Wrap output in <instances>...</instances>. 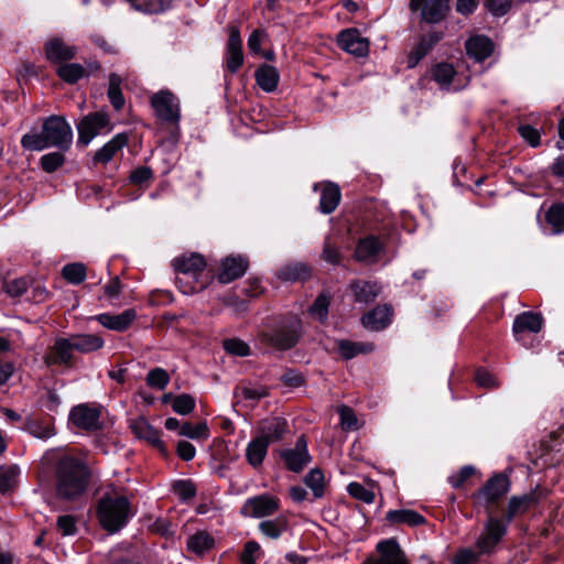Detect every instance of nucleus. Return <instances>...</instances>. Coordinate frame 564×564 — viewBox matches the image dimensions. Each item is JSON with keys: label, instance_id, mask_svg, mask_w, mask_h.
I'll return each instance as SVG.
<instances>
[{"label": "nucleus", "instance_id": "1", "mask_svg": "<svg viewBox=\"0 0 564 564\" xmlns=\"http://www.w3.org/2000/svg\"><path fill=\"white\" fill-rule=\"evenodd\" d=\"M90 470L79 458L65 455L55 464L54 488L57 499L67 502L80 500L90 484Z\"/></svg>", "mask_w": 564, "mask_h": 564}, {"label": "nucleus", "instance_id": "2", "mask_svg": "<svg viewBox=\"0 0 564 564\" xmlns=\"http://www.w3.org/2000/svg\"><path fill=\"white\" fill-rule=\"evenodd\" d=\"M73 142V130L68 122L59 116L47 117L42 130L31 131L21 138V147L28 151H42L47 148H57L67 151Z\"/></svg>", "mask_w": 564, "mask_h": 564}, {"label": "nucleus", "instance_id": "3", "mask_svg": "<svg viewBox=\"0 0 564 564\" xmlns=\"http://www.w3.org/2000/svg\"><path fill=\"white\" fill-rule=\"evenodd\" d=\"M172 265L177 273L176 283L182 293H197L207 286V281L199 279L206 267L203 256L192 253L178 257L172 261Z\"/></svg>", "mask_w": 564, "mask_h": 564}, {"label": "nucleus", "instance_id": "4", "mask_svg": "<svg viewBox=\"0 0 564 564\" xmlns=\"http://www.w3.org/2000/svg\"><path fill=\"white\" fill-rule=\"evenodd\" d=\"M97 516L101 527L115 533L127 524L131 516L130 502L124 496L107 492L98 501Z\"/></svg>", "mask_w": 564, "mask_h": 564}, {"label": "nucleus", "instance_id": "5", "mask_svg": "<svg viewBox=\"0 0 564 564\" xmlns=\"http://www.w3.org/2000/svg\"><path fill=\"white\" fill-rule=\"evenodd\" d=\"M509 488L508 476L496 474L473 495V499L477 506L485 508L488 514H492L494 506L509 491Z\"/></svg>", "mask_w": 564, "mask_h": 564}, {"label": "nucleus", "instance_id": "6", "mask_svg": "<svg viewBox=\"0 0 564 564\" xmlns=\"http://www.w3.org/2000/svg\"><path fill=\"white\" fill-rule=\"evenodd\" d=\"M507 531L508 524L502 519L488 514L484 529L475 541V547L486 555L492 554Z\"/></svg>", "mask_w": 564, "mask_h": 564}, {"label": "nucleus", "instance_id": "7", "mask_svg": "<svg viewBox=\"0 0 564 564\" xmlns=\"http://www.w3.org/2000/svg\"><path fill=\"white\" fill-rule=\"evenodd\" d=\"M111 129L110 118L106 112L97 111L88 113L77 124V143L87 147L94 138L104 132L108 133Z\"/></svg>", "mask_w": 564, "mask_h": 564}, {"label": "nucleus", "instance_id": "8", "mask_svg": "<svg viewBox=\"0 0 564 564\" xmlns=\"http://www.w3.org/2000/svg\"><path fill=\"white\" fill-rule=\"evenodd\" d=\"M150 102L158 119L173 124L180 121V100L172 91L160 90L152 95Z\"/></svg>", "mask_w": 564, "mask_h": 564}, {"label": "nucleus", "instance_id": "9", "mask_svg": "<svg viewBox=\"0 0 564 564\" xmlns=\"http://www.w3.org/2000/svg\"><path fill=\"white\" fill-rule=\"evenodd\" d=\"M280 505L281 501L278 497L262 494L248 498L242 505L240 513L246 518H267L278 512Z\"/></svg>", "mask_w": 564, "mask_h": 564}, {"label": "nucleus", "instance_id": "10", "mask_svg": "<svg viewBox=\"0 0 564 564\" xmlns=\"http://www.w3.org/2000/svg\"><path fill=\"white\" fill-rule=\"evenodd\" d=\"M411 12H421V20L429 24L442 22L451 10L449 0H410Z\"/></svg>", "mask_w": 564, "mask_h": 564}, {"label": "nucleus", "instance_id": "11", "mask_svg": "<svg viewBox=\"0 0 564 564\" xmlns=\"http://www.w3.org/2000/svg\"><path fill=\"white\" fill-rule=\"evenodd\" d=\"M301 321L293 317L281 323L268 335L269 343L280 349L286 350L295 346L300 338Z\"/></svg>", "mask_w": 564, "mask_h": 564}, {"label": "nucleus", "instance_id": "12", "mask_svg": "<svg viewBox=\"0 0 564 564\" xmlns=\"http://www.w3.org/2000/svg\"><path fill=\"white\" fill-rule=\"evenodd\" d=\"M377 557H370L362 564H410L397 539L391 538L377 543Z\"/></svg>", "mask_w": 564, "mask_h": 564}, {"label": "nucleus", "instance_id": "13", "mask_svg": "<svg viewBox=\"0 0 564 564\" xmlns=\"http://www.w3.org/2000/svg\"><path fill=\"white\" fill-rule=\"evenodd\" d=\"M280 456L289 470L301 473L311 462L305 436L301 435L296 440L294 448L281 451Z\"/></svg>", "mask_w": 564, "mask_h": 564}, {"label": "nucleus", "instance_id": "14", "mask_svg": "<svg viewBox=\"0 0 564 564\" xmlns=\"http://www.w3.org/2000/svg\"><path fill=\"white\" fill-rule=\"evenodd\" d=\"M228 30L229 37L226 44L225 67L229 73L235 74L243 64L242 40L238 26L229 25Z\"/></svg>", "mask_w": 564, "mask_h": 564}, {"label": "nucleus", "instance_id": "15", "mask_svg": "<svg viewBox=\"0 0 564 564\" xmlns=\"http://www.w3.org/2000/svg\"><path fill=\"white\" fill-rule=\"evenodd\" d=\"M338 46L357 57L367 56L369 53V41L361 36L357 29H346L339 32L337 35Z\"/></svg>", "mask_w": 564, "mask_h": 564}, {"label": "nucleus", "instance_id": "16", "mask_svg": "<svg viewBox=\"0 0 564 564\" xmlns=\"http://www.w3.org/2000/svg\"><path fill=\"white\" fill-rule=\"evenodd\" d=\"M249 261L242 256H228L220 261L217 280L221 284H228L241 278L248 270Z\"/></svg>", "mask_w": 564, "mask_h": 564}, {"label": "nucleus", "instance_id": "17", "mask_svg": "<svg viewBox=\"0 0 564 564\" xmlns=\"http://www.w3.org/2000/svg\"><path fill=\"white\" fill-rule=\"evenodd\" d=\"M543 327V317L540 313L523 312L516 316L512 333L517 341L524 344L527 333H539Z\"/></svg>", "mask_w": 564, "mask_h": 564}, {"label": "nucleus", "instance_id": "18", "mask_svg": "<svg viewBox=\"0 0 564 564\" xmlns=\"http://www.w3.org/2000/svg\"><path fill=\"white\" fill-rule=\"evenodd\" d=\"M129 143V134L127 132L117 133L111 140L105 143L93 155L94 165L108 164L124 147Z\"/></svg>", "mask_w": 564, "mask_h": 564}, {"label": "nucleus", "instance_id": "19", "mask_svg": "<svg viewBox=\"0 0 564 564\" xmlns=\"http://www.w3.org/2000/svg\"><path fill=\"white\" fill-rule=\"evenodd\" d=\"M384 245L379 237L370 235L359 239L355 249V259L359 262L375 263L383 251Z\"/></svg>", "mask_w": 564, "mask_h": 564}, {"label": "nucleus", "instance_id": "20", "mask_svg": "<svg viewBox=\"0 0 564 564\" xmlns=\"http://www.w3.org/2000/svg\"><path fill=\"white\" fill-rule=\"evenodd\" d=\"M104 327L115 332H126L137 318V312L128 308L120 314L102 313L94 317Z\"/></svg>", "mask_w": 564, "mask_h": 564}, {"label": "nucleus", "instance_id": "21", "mask_svg": "<svg viewBox=\"0 0 564 564\" xmlns=\"http://www.w3.org/2000/svg\"><path fill=\"white\" fill-rule=\"evenodd\" d=\"M100 411L86 404L74 406L69 413L72 423L83 430H96L99 427Z\"/></svg>", "mask_w": 564, "mask_h": 564}, {"label": "nucleus", "instance_id": "22", "mask_svg": "<svg viewBox=\"0 0 564 564\" xmlns=\"http://www.w3.org/2000/svg\"><path fill=\"white\" fill-rule=\"evenodd\" d=\"M541 227L544 232L551 236L564 234V202L553 203L545 210Z\"/></svg>", "mask_w": 564, "mask_h": 564}, {"label": "nucleus", "instance_id": "23", "mask_svg": "<svg viewBox=\"0 0 564 564\" xmlns=\"http://www.w3.org/2000/svg\"><path fill=\"white\" fill-rule=\"evenodd\" d=\"M392 317V308L384 304L378 305L361 317V324L370 330H382L390 323Z\"/></svg>", "mask_w": 564, "mask_h": 564}, {"label": "nucleus", "instance_id": "24", "mask_svg": "<svg viewBox=\"0 0 564 564\" xmlns=\"http://www.w3.org/2000/svg\"><path fill=\"white\" fill-rule=\"evenodd\" d=\"M465 48L468 56L476 62H482L492 54L495 45L488 36L475 35L466 41Z\"/></svg>", "mask_w": 564, "mask_h": 564}, {"label": "nucleus", "instance_id": "25", "mask_svg": "<svg viewBox=\"0 0 564 564\" xmlns=\"http://www.w3.org/2000/svg\"><path fill=\"white\" fill-rule=\"evenodd\" d=\"M354 301L360 304L372 303L381 292V286L377 282L355 280L349 284Z\"/></svg>", "mask_w": 564, "mask_h": 564}, {"label": "nucleus", "instance_id": "26", "mask_svg": "<svg viewBox=\"0 0 564 564\" xmlns=\"http://www.w3.org/2000/svg\"><path fill=\"white\" fill-rule=\"evenodd\" d=\"M76 47L66 44L63 40L55 37L45 44V56L52 63L69 61L76 55Z\"/></svg>", "mask_w": 564, "mask_h": 564}, {"label": "nucleus", "instance_id": "27", "mask_svg": "<svg viewBox=\"0 0 564 564\" xmlns=\"http://www.w3.org/2000/svg\"><path fill=\"white\" fill-rule=\"evenodd\" d=\"M442 39L441 33L433 32L423 36L420 42L410 51L406 64L409 68H414Z\"/></svg>", "mask_w": 564, "mask_h": 564}, {"label": "nucleus", "instance_id": "28", "mask_svg": "<svg viewBox=\"0 0 564 564\" xmlns=\"http://www.w3.org/2000/svg\"><path fill=\"white\" fill-rule=\"evenodd\" d=\"M74 350L75 349L73 347L70 337L58 338L55 340L53 347L51 348V352L46 357V362L53 365L70 366Z\"/></svg>", "mask_w": 564, "mask_h": 564}, {"label": "nucleus", "instance_id": "29", "mask_svg": "<svg viewBox=\"0 0 564 564\" xmlns=\"http://www.w3.org/2000/svg\"><path fill=\"white\" fill-rule=\"evenodd\" d=\"M535 503H538V496L534 492L512 496L509 499L503 521L509 524L514 517L525 513Z\"/></svg>", "mask_w": 564, "mask_h": 564}, {"label": "nucleus", "instance_id": "30", "mask_svg": "<svg viewBox=\"0 0 564 564\" xmlns=\"http://www.w3.org/2000/svg\"><path fill=\"white\" fill-rule=\"evenodd\" d=\"M386 520L393 525L406 524L409 527H419L425 523V518L412 509L389 510L386 513Z\"/></svg>", "mask_w": 564, "mask_h": 564}, {"label": "nucleus", "instance_id": "31", "mask_svg": "<svg viewBox=\"0 0 564 564\" xmlns=\"http://www.w3.org/2000/svg\"><path fill=\"white\" fill-rule=\"evenodd\" d=\"M130 429L132 433L141 440H145L150 444L163 447L160 433L144 417L140 416L131 421Z\"/></svg>", "mask_w": 564, "mask_h": 564}, {"label": "nucleus", "instance_id": "32", "mask_svg": "<svg viewBox=\"0 0 564 564\" xmlns=\"http://www.w3.org/2000/svg\"><path fill=\"white\" fill-rule=\"evenodd\" d=\"M288 432V423L284 419L273 417L265 421L260 427L259 437L271 444L283 438Z\"/></svg>", "mask_w": 564, "mask_h": 564}, {"label": "nucleus", "instance_id": "33", "mask_svg": "<svg viewBox=\"0 0 564 564\" xmlns=\"http://www.w3.org/2000/svg\"><path fill=\"white\" fill-rule=\"evenodd\" d=\"M341 198L340 188L337 184L327 182L322 186L319 198V210L323 214L333 213L339 205Z\"/></svg>", "mask_w": 564, "mask_h": 564}, {"label": "nucleus", "instance_id": "34", "mask_svg": "<svg viewBox=\"0 0 564 564\" xmlns=\"http://www.w3.org/2000/svg\"><path fill=\"white\" fill-rule=\"evenodd\" d=\"M289 519L280 514L273 519L263 520L258 524V530L262 535L271 540H278L289 530Z\"/></svg>", "mask_w": 564, "mask_h": 564}, {"label": "nucleus", "instance_id": "35", "mask_svg": "<svg viewBox=\"0 0 564 564\" xmlns=\"http://www.w3.org/2000/svg\"><path fill=\"white\" fill-rule=\"evenodd\" d=\"M73 347L82 354H90L101 349L105 345L104 338L98 334H76L70 336Z\"/></svg>", "mask_w": 564, "mask_h": 564}, {"label": "nucleus", "instance_id": "36", "mask_svg": "<svg viewBox=\"0 0 564 564\" xmlns=\"http://www.w3.org/2000/svg\"><path fill=\"white\" fill-rule=\"evenodd\" d=\"M254 77L259 87L265 93L274 91L280 79L278 69L268 64L260 66L256 70Z\"/></svg>", "mask_w": 564, "mask_h": 564}, {"label": "nucleus", "instance_id": "37", "mask_svg": "<svg viewBox=\"0 0 564 564\" xmlns=\"http://www.w3.org/2000/svg\"><path fill=\"white\" fill-rule=\"evenodd\" d=\"M268 447L269 444L259 436L250 441L246 448L247 462L254 468L260 467L268 454Z\"/></svg>", "mask_w": 564, "mask_h": 564}, {"label": "nucleus", "instance_id": "38", "mask_svg": "<svg viewBox=\"0 0 564 564\" xmlns=\"http://www.w3.org/2000/svg\"><path fill=\"white\" fill-rule=\"evenodd\" d=\"M337 348L340 356L344 359L349 360L356 357L357 355L373 351L375 345L372 343H361L341 339L337 343Z\"/></svg>", "mask_w": 564, "mask_h": 564}, {"label": "nucleus", "instance_id": "39", "mask_svg": "<svg viewBox=\"0 0 564 564\" xmlns=\"http://www.w3.org/2000/svg\"><path fill=\"white\" fill-rule=\"evenodd\" d=\"M311 276V269L302 262L291 263L281 268L278 278L282 281H305Z\"/></svg>", "mask_w": 564, "mask_h": 564}, {"label": "nucleus", "instance_id": "40", "mask_svg": "<svg viewBox=\"0 0 564 564\" xmlns=\"http://www.w3.org/2000/svg\"><path fill=\"white\" fill-rule=\"evenodd\" d=\"M20 473L18 465L0 466V494L6 495L17 487Z\"/></svg>", "mask_w": 564, "mask_h": 564}, {"label": "nucleus", "instance_id": "41", "mask_svg": "<svg viewBox=\"0 0 564 564\" xmlns=\"http://www.w3.org/2000/svg\"><path fill=\"white\" fill-rule=\"evenodd\" d=\"M108 90L107 96L115 108V110L120 111L124 106V97L121 91L122 77L117 73H110L108 77Z\"/></svg>", "mask_w": 564, "mask_h": 564}, {"label": "nucleus", "instance_id": "42", "mask_svg": "<svg viewBox=\"0 0 564 564\" xmlns=\"http://www.w3.org/2000/svg\"><path fill=\"white\" fill-rule=\"evenodd\" d=\"M455 75V68L449 63H438L431 69L432 79L436 82L442 89L449 88Z\"/></svg>", "mask_w": 564, "mask_h": 564}, {"label": "nucleus", "instance_id": "43", "mask_svg": "<svg viewBox=\"0 0 564 564\" xmlns=\"http://www.w3.org/2000/svg\"><path fill=\"white\" fill-rule=\"evenodd\" d=\"M304 484L312 490L314 499L325 495V476L319 468L311 469L304 477Z\"/></svg>", "mask_w": 564, "mask_h": 564}, {"label": "nucleus", "instance_id": "44", "mask_svg": "<svg viewBox=\"0 0 564 564\" xmlns=\"http://www.w3.org/2000/svg\"><path fill=\"white\" fill-rule=\"evenodd\" d=\"M214 546V539L207 532L200 531L191 535L187 540V547L196 554H204Z\"/></svg>", "mask_w": 564, "mask_h": 564}, {"label": "nucleus", "instance_id": "45", "mask_svg": "<svg viewBox=\"0 0 564 564\" xmlns=\"http://www.w3.org/2000/svg\"><path fill=\"white\" fill-rule=\"evenodd\" d=\"M57 75L67 84H75L86 75V69L77 63L63 64L57 68Z\"/></svg>", "mask_w": 564, "mask_h": 564}, {"label": "nucleus", "instance_id": "46", "mask_svg": "<svg viewBox=\"0 0 564 564\" xmlns=\"http://www.w3.org/2000/svg\"><path fill=\"white\" fill-rule=\"evenodd\" d=\"M137 10L145 13H160L166 10L172 0H128Z\"/></svg>", "mask_w": 564, "mask_h": 564}, {"label": "nucleus", "instance_id": "47", "mask_svg": "<svg viewBox=\"0 0 564 564\" xmlns=\"http://www.w3.org/2000/svg\"><path fill=\"white\" fill-rule=\"evenodd\" d=\"M63 278L72 284H80L86 279V267L83 263H68L62 269Z\"/></svg>", "mask_w": 564, "mask_h": 564}, {"label": "nucleus", "instance_id": "48", "mask_svg": "<svg viewBox=\"0 0 564 564\" xmlns=\"http://www.w3.org/2000/svg\"><path fill=\"white\" fill-rule=\"evenodd\" d=\"M178 433L192 440H207L209 437V430L206 422H199L196 425L185 422L182 424Z\"/></svg>", "mask_w": 564, "mask_h": 564}, {"label": "nucleus", "instance_id": "49", "mask_svg": "<svg viewBox=\"0 0 564 564\" xmlns=\"http://www.w3.org/2000/svg\"><path fill=\"white\" fill-rule=\"evenodd\" d=\"M170 375L167 371L161 367H156L150 370L147 375L145 382L147 384L156 390H164L170 383Z\"/></svg>", "mask_w": 564, "mask_h": 564}, {"label": "nucleus", "instance_id": "50", "mask_svg": "<svg viewBox=\"0 0 564 564\" xmlns=\"http://www.w3.org/2000/svg\"><path fill=\"white\" fill-rule=\"evenodd\" d=\"M65 151H56L44 154L40 159V165L42 170L46 173H53L57 171L65 163Z\"/></svg>", "mask_w": 564, "mask_h": 564}, {"label": "nucleus", "instance_id": "51", "mask_svg": "<svg viewBox=\"0 0 564 564\" xmlns=\"http://www.w3.org/2000/svg\"><path fill=\"white\" fill-rule=\"evenodd\" d=\"M26 430L37 438L47 440L55 434V429L51 423L42 421H29Z\"/></svg>", "mask_w": 564, "mask_h": 564}, {"label": "nucleus", "instance_id": "52", "mask_svg": "<svg viewBox=\"0 0 564 564\" xmlns=\"http://www.w3.org/2000/svg\"><path fill=\"white\" fill-rule=\"evenodd\" d=\"M172 409L181 415L189 414L195 409V399L187 393L176 395L172 402Z\"/></svg>", "mask_w": 564, "mask_h": 564}, {"label": "nucleus", "instance_id": "53", "mask_svg": "<svg viewBox=\"0 0 564 564\" xmlns=\"http://www.w3.org/2000/svg\"><path fill=\"white\" fill-rule=\"evenodd\" d=\"M224 349L235 356L246 357L250 355L249 345L239 338H228L223 341Z\"/></svg>", "mask_w": 564, "mask_h": 564}, {"label": "nucleus", "instance_id": "54", "mask_svg": "<svg viewBox=\"0 0 564 564\" xmlns=\"http://www.w3.org/2000/svg\"><path fill=\"white\" fill-rule=\"evenodd\" d=\"M347 491L352 498L365 503H372L375 501V492L359 482H350L347 487Z\"/></svg>", "mask_w": 564, "mask_h": 564}, {"label": "nucleus", "instance_id": "55", "mask_svg": "<svg viewBox=\"0 0 564 564\" xmlns=\"http://www.w3.org/2000/svg\"><path fill=\"white\" fill-rule=\"evenodd\" d=\"M340 426L344 431H354L358 429V420L354 410L347 405L338 408Z\"/></svg>", "mask_w": 564, "mask_h": 564}, {"label": "nucleus", "instance_id": "56", "mask_svg": "<svg viewBox=\"0 0 564 564\" xmlns=\"http://www.w3.org/2000/svg\"><path fill=\"white\" fill-rule=\"evenodd\" d=\"M29 280L25 278L14 279L6 282L2 286L3 291L11 297H20L29 289Z\"/></svg>", "mask_w": 564, "mask_h": 564}, {"label": "nucleus", "instance_id": "57", "mask_svg": "<svg viewBox=\"0 0 564 564\" xmlns=\"http://www.w3.org/2000/svg\"><path fill=\"white\" fill-rule=\"evenodd\" d=\"M547 451L562 453L564 456V410H563V422L558 430L550 434V440L544 442Z\"/></svg>", "mask_w": 564, "mask_h": 564}, {"label": "nucleus", "instance_id": "58", "mask_svg": "<svg viewBox=\"0 0 564 564\" xmlns=\"http://www.w3.org/2000/svg\"><path fill=\"white\" fill-rule=\"evenodd\" d=\"M261 553V546L256 541H248L240 554L241 564H257Z\"/></svg>", "mask_w": 564, "mask_h": 564}, {"label": "nucleus", "instance_id": "59", "mask_svg": "<svg viewBox=\"0 0 564 564\" xmlns=\"http://www.w3.org/2000/svg\"><path fill=\"white\" fill-rule=\"evenodd\" d=\"M173 491L181 501H187L195 497L196 487L191 480H178L174 482Z\"/></svg>", "mask_w": 564, "mask_h": 564}, {"label": "nucleus", "instance_id": "60", "mask_svg": "<svg viewBox=\"0 0 564 564\" xmlns=\"http://www.w3.org/2000/svg\"><path fill=\"white\" fill-rule=\"evenodd\" d=\"M476 474L475 467L466 465L462 467L457 473L448 477V482L455 489L462 488L465 482Z\"/></svg>", "mask_w": 564, "mask_h": 564}, {"label": "nucleus", "instance_id": "61", "mask_svg": "<svg viewBox=\"0 0 564 564\" xmlns=\"http://www.w3.org/2000/svg\"><path fill=\"white\" fill-rule=\"evenodd\" d=\"M329 303V297L327 295L319 294L310 308L311 314L316 316L321 322L326 321Z\"/></svg>", "mask_w": 564, "mask_h": 564}, {"label": "nucleus", "instance_id": "62", "mask_svg": "<svg viewBox=\"0 0 564 564\" xmlns=\"http://www.w3.org/2000/svg\"><path fill=\"white\" fill-rule=\"evenodd\" d=\"M486 555L485 553H480L479 550L475 547L473 549H462L455 555L453 562L455 564H476L479 561V557Z\"/></svg>", "mask_w": 564, "mask_h": 564}, {"label": "nucleus", "instance_id": "63", "mask_svg": "<svg viewBox=\"0 0 564 564\" xmlns=\"http://www.w3.org/2000/svg\"><path fill=\"white\" fill-rule=\"evenodd\" d=\"M488 11L495 17L505 15L511 8V0H485Z\"/></svg>", "mask_w": 564, "mask_h": 564}, {"label": "nucleus", "instance_id": "64", "mask_svg": "<svg viewBox=\"0 0 564 564\" xmlns=\"http://www.w3.org/2000/svg\"><path fill=\"white\" fill-rule=\"evenodd\" d=\"M153 178V171L149 166H139L129 176L131 183L142 185Z\"/></svg>", "mask_w": 564, "mask_h": 564}]
</instances>
